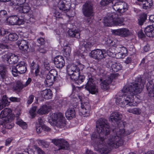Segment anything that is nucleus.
Listing matches in <instances>:
<instances>
[{
    "label": "nucleus",
    "instance_id": "obj_45",
    "mask_svg": "<svg viewBox=\"0 0 154 154\" xmlns=\"http://www.w3.org/2000/svg\"><path fill=\"white\" fill-rule=\"evenodd\" d=\"M36 106H33L29 111V113L30 115L32 118L34 117L36 115Z\"/></svg>",
    "mask_w": 154,
    "mask_h": 154
},
{
    "label": "nucleus",
    "instance_id": "obj_43",
    "mask_svg": "<svg viewBox=\"0 0 154 154\" xmlns=\"http://www.w3.org/2000/svg\"><path fill=\"white\" fill-rule=\"evenodd\" d=\"M39 65L36 63H35L33 62L31 63L30 65V67L31 68V72L32 73H33L34 70L36 69L38 67Z\"/></svg>",
    "mask_w": 154,
    "mask_h": 154
},
{
    "label": "nucleus",
    "instance_id": "obj_31",
    "mask_svg": "<svg viewBox=\"0 0 154 154\" xmlns=\"http://www.w3.org/2000/svg\"><path fill=\"white\" fill-rule=\"evenodd\" d=\"M18 38V36L15 33H10L8 35L5 36L6 41H16Z\"/></svg>",
    "mask_w": 154,
    "mask_h": 154
},
{
    "label": "nucleus",
    "instance_id": "obj_56",
    "mask_svg": "<svg viewBox=\"0 0 154 154\" xmlns=\"http://www.w3.org/2000/svg\"><path fill=\"white\" fill-rule=\"evenodd\" d=\"M13 125L12 123H6L5 125V128L8 129H11L13 127Z\"/></svg>",
    "mask_w": 154,
    "mask_h": 154
},
{
    "label": "nucleus",
    "instance_id": "obj_1",
    "mask_svg": "<svg viewBox=\"0 0 154 154\" xmlns=\"http://www.w3.org/2000/svg\"><path fill=\"white\" fill-rule=\"evenodd\" d=\"M97 133L92 135L91 142L96 150L101 154L108 153L110 149L108 146V139L110 134L109 126L107 121L104 119H99L97 122Z\"/></svg>",
    "mask_w": 154,
    "mask_h": 154
},
{
    "label": "nucleus",
    "instance_id": "obj_21",
    "mask_svg": "<svg viewBox=\"0 0 154 154\" xmlns=\"http://www.w3.org/2000/svg\"><path fill=\"white\" fill-rule=\"evenodd\" d=\"M19 48L21 50L24 51L25 53L28 52L29 50L28 43L25 40H22L19 42L18 45Z\"/></svg>",
    "mask_w": 154,
    "mask_h": 154
},
{
    "label": "nucleus",
    "instance_id": "obj_11",
    "mask_svg": "<svg viewBox=\"0 0 154 154\" xmlns=\"http://www.w3.org/2000/svg\"><path fill=\"white\" fill-rule=\"evenodd\" d=\"M116 74H112L110 75H108L105 80L100 79V81L101 83L100 85L101 88L103 89H107L109 87V85L111 83L113 79H116Z\"/></svg>",
    "mask_w": 154,
    "mask_h": 154
},
{
    "label": "nucleus",
    "instance_id": "obj_22",
    "mask_svg": "<svg viewBox=\"0 0 154 154\" xmlns=\"http://www.w3.org/2000/svg\"><path fill=\"white\" fill-rule=\"evenodd\" d=\"M40 96L46 99H51L52 97V94L50 89H45L40 92Z\"/></svg>",
    "mask_w": 154,
    "mask_h": 154
},
{
    "label": "nucleus",
    "instance_id": "obj_52",
    "mask_svg": "<svg viewBox=\"0 0 154 154\" xmlns=\"http://www.w3.org/2000/svg\"><path fill=\"white\" fill-rule=\"evenodd\" d=\"M34 96L33 95H31L29 97L27 103L28 104H31L33 101Z\"/></svg>",
    "mask_w": 154,
    "mask_h": 154
},
{
    "label": "nucleus",
    "instance_id": "obj_60",
    "mask_svg": "<svg viewBox=\"0 0 154 154\" xmlns=\"http://www.w3.org/2000/svg\"><path fill=\"white\" fill-rule=\"evenodd\" d=\"M38 125L41 126L43 125L44 124V120L42 118L39 117L38 119Z\"/></svg>",
    "mask_w": 154,
    "mask_h": 154
},
{
    "label": "nucleus",
    "instance_id": "obj_37",
    "mask_svg": "<svg viewBox=\"0 0 154 154\" xmlns=\"http://www.w3.org/2000/svg\"><path fill=\"white\" fill-rule=\"evenodd\" d=\"M16 123L23 128L26 129L27 127V125L26 123L20 119L18 116L17 117Z\"/></svg>",
    "mask_w": 154,
    "mask_h": 154
},
{
    "label": "nucleus",
    "instance_id": "obj_8",
    "mask_svg": "<svg viewBox=\"0 0 154 154\" xmlns=\"http://www.w3.org/2000/svg\"><path fill=\"white\" fill-rule=\"evenodd\" d=\"M27 70L26 64L24 61L19 62L16 67L13 66L11 71L14 76L16 77L18 74H23L25 73Z\"/></svg>",
    "mask_w": 154,
    "mask_h": 154
},
{
    "label": "nucleus",
    "instance_id": "obj_38",
    "mask_svg": "<svg viewBox=\"0 0 154 154\" xmlns=\"http://www.w3.org/2000/svg\"><path fill=\"white\" fill-rule=\"evenodd\" d=\"M7 12L5 10H2L0 12V20L6 22L7 20Z\"/></svg>",
    "mask_w": 154,
    "mask_h": 154
},
{
    "label": "nucleus",
    "instance_id": "obj_13",
    "mask_svg": "<svg viewBox=\"0 0 154 154\" xmlns=\"http://www.w3.org/2000/svg\"><path fill=\"white\" fill-rule=\"evenodd\" d=\"M52 142L59 147V149H68L69 145L68 142L63 139H52Z\"/></svg>",
    "mask_w": 154,
    "mask_h": 154
},
{
    "label": "nucleus",
    "instance_id": "obj_54",
    "mask_svg": "<svg viewBox=\"0 0 154 154\" xmlns=\"http://www.w3.org/2000/svg\"><path fill=\"white\" fill-rule=\"evenodd\" d=\"M78 97L79 99L81 101V103L82 102H83V100L84 99V95L82 94H79L78 95Z\"/></svg>",
    "mask_w": 154,
    "mask_h": 154
},
{
    "label": "nucleus",
    "instance_id": "obj_25",
    "mask_svg": "<svg viewBox=\"0 0 154 154\" xmlns=\"http://www.w3.org/2000/svg\"><path fill=\"white\" fill-rule=\"evenodd\" d=\"M68 35L71 37L79 38H80V31L78 30L70 29L68 31Z\"/></svg>",
    "mask_w": 154,
    "mask_h": 154
},
{
    "label": "nucleus",
    "instance_id": "obj_62",
    "mask_svg": "<svg viewBox=\"0 0 154 154\" xmlns=\"http://www.w3.org/2000/svg\"><path fill=\"white\" fill-rule=\"evenodd\" d=\"M39 51L40 53H45L47 51L46 49H45L44 48L42 47H41L40 48Z\"/></svg>",
    "mask_w": 154,
    "mask_h": 154
},
{
    "label": "nucleus",
    "instance_id": "obj_15",
    "mask_svg": "<svg viewBox=\"0 0 154 154\" xmlns=\"http://www.w3.org/2000/svg\"><path fill=\"white\" fill-rule=\"evenodd\" d=\"M112 32L114 35H118L121 37H125L130 34L129 30L125 28H122L117 29L113 30Z\"/></svg>",
    "mask_w": 154,
    "mask_h": 154
},
{
    "label": "nucleus",
    "instance_id": "obj_61",
    "mask_svg": "<svg viewBox=\"0 0 154 154\" xmlns=\"http://www.w3.org/2000/svg\"><path fill=\"white\" fill-rule=\"evenodd\" d=\"M43 130L46 131H51V129L49 127L45 125L42 126Z\"/></svg>",
    "mask_w": 154,
    "mask_h": 154
},
{
    "label": "nucleus",
    "instance_id": "obj_28",
    "mask_svg": "<svg viewBox=\"0 0 154 154\" xmlns=\"http://www.w3.org/2000/svg\"><path fill=\"white\" fill-rule=\"evenodd\" d=\"M8 98L6 95L3 96L2 99L0 101V110L9 105L10 102L8 101Z\"/></svg>",
    "mask_w": 154,
    "mask_h": 154
},
{
    "label": "nucleus",
    "instance_id": "obj_44",
    "mask_svg": "<svg viewBox=\"0 0 154 154\" xmlns=\"http://www.w3.org/2000/svg\"><path fill=\"white\" fill-rule=\"evenodd\" d=\"M112 0H102L100 2V4L102 6H104L109 4H112Z\"/></svg>",
    "mask_w": 154,
    "mask_h": 154
},
{
    "label": "nucleus",
    "instance_id": "obj_36",
    "mask_svg": "<svg viewBox=\"0 0 154 154\" xmlns=\"http://www.w3.org/2000/svg\"><path fill=\"white\" fill-rule=\"evenodd\" d=\"M147 89L149 97L151 99L154 100V90L152 88V85L147 86Z\"/></svg>",
    "mask_w": 154,
    "mask_h": 154
},
{
    "label": "nucleus",
    "instance_id": "obj_2",
    "mask_svg": "<svg viewBox=\"0 0 154 154\" xmlns=\"http://www.w3.org/2000/svg\"><path fill=\"white\" fill-rule=\"evenodd\" d=\"M146 80L143 77L137 78L134 82L125 85L122 90L123 94L118 97L116 101L117 104L124 107L126 106H134V97L138 95L143 90Z\"/></svg>",
    "mask_w": 154,
    "mask_h": 154
},
{
    "label": "nucleus",
    "instance_id": "obj_30",
    "mask_svg": "<svg viewBox=\"0 0 154 154\" xmlns=\"http://www.w3.org/2000/svg\"><path fill=\"white\" fill-rule=\"evenodd\" d=\"M51 108L50 106L47 105L42 106L37 111V113L43 115L48 113Z\"/></svg>",
    "mask_w": 154,
    "mask_h": 154
},
{
    "label": "nucleus",
    "instance_id": "obj_47",
    "mask_svg": "<svg viewBox=\"0 0 154 154\" xmlns=\"http://www.w3.org/2000/svg\"><path fill=\"white\" fill-rule=\"evenodd\" d=\"M146 16L145 15L143 17H142L139 20V24L140 25H142L146 19Z\"/></svg>",
    "mask_w": 154,
    "mask_h": 154
},
{
    "label": "nucleus",
    "instance_id": "obj_16",
    "mask_svg": "<svg viewBox=\"0 0 154 154\" xmlns=\"http://www.w3.org/2000/svg\"><path fill=\"white\" fill-rule=\"evenodd\" d=\"M19 18L17 15L11 16L8 17L6 21L8 22L9 24L11 25L23 24V20Z\"/></svg>",
    "mask_w": 154,
    "mask_h": 154
},
{
    "label": "nucleus",
    "instance_id": "obj_63",
    "mask_svg": "<svg viewBox=\"0 0 154 154\" xmlns=\"http://www.w3.org/2000/svg\"><path fill=\"white\" fill-rule=\"evenodd\" d=\"M7 47V45L0 43V51H1L2 49H5Z\"/></svg>",
    "mask_w": 154,
    "mask_h": 154
},
{
    "label": "nucleus",
    "instance_id": "obj_64",
    "mask_svg": "<svg viewBox=\"0 0 154 154\" xmlns=\"http://www.w3.org/2000/svg\"><path fill=\"white\" fill-rule=\"evenodd\" d=\"M32 81V79L31 78H29L28 79V80L26 82L25 84L24 85V87H26Z\"/></svg>",
    "mask_w": 154,
    "mask_h": 154
},
{
    "label": "nucleus",
    "instance_id": "obj_19",
    "mask_svg": "<svg viewBox=\"0 0 154 154\" xmlns=\"http://www.w3.org/2000/svg\"><path fill=\"white\" fill-rule=\"evenodd\" d=\"M91 42L83 40L80 43V49L82 51H85L90 50V48L92 46Z\"/></svg>",
    "mask_w": 154,
    "mask_h": 154
},
{
    "label": "nucleus",
    "instance_id": "obj_35",
    "mask_svg": "<svg viewBox=\"0 0 154 154\" xmlns=\"http://www.w3.org/2000/svg\"><path fill=\"white\" fill-rule=\"evenodd\" d=\"M11 111L10 109L6 108L2 110L0 114V118L2 119L6 117L11 113Z\"/></svg>",
    "mask_w": 154,
    "mask_h": 154
},
{
    "label": "nucleus",
    "instance_id": "obj_32",
    "mask_svg": "<svg viewBox=\"0 0 154 154\" xmlns=\"http://www.w3.org/2000/svg\"><path fill=\"white\" fill-rule=\"evenodd\" d=\"M122 65L119 63H112L111 66L112 71L113 72H117L121 69Z\"/></svg>",
    "mask_w": 154,
    "mask_h": 154
},
{
    "label": "nucleus",
    "instance_id": "obj_41",
    "mask_svg": "<svg viewBox=\"0 0 154 154\" xmlns=\"http://www.w3.org/2000/svg\"><path fill=\"white\" fill-rule=\"evenodd\" d=\"M128 111L131 113H132L136 115H139L141 113L140 109L137 108H133L129 109Z\"/></svg>",
    "mask_w": 154,
    "mask_h": 154
},
{
    "label": "nucleus",
    "instance_id": "obj_9",
    "mask_svg": "<svg viewBox=\"0 0 154 154\" xmlns=\"http://www.w3.org/2000/svg\"><path fill=\"white\" fill-rule=\"evenodd\" d=\"M67 72L70 76L71 79H76L80 74V69L78 66L75 64H68L67 66Z\"/></svg>",
    "mask_w": 154,
    "mask_h": 154
},
{
    "label": "nucleus",
    "instance_id": "obj_34",
    "mask_svg": "<svg viewBox=\"0 0 154 154\" xmlns=\"http://www.w3.org/2000/svg\"><path fill=\"white\" fill-rule=\"evenodd\" d=\"M64 52L63 53L64 56L66 57H69L70 55L71 52V48L70 47L67 45L65 46L63 48Z\"/></svg>",
    "mask_w": 154,
    "mask_h": 154
},
{
    "label": "nucleus",
    "instance_id": "obj_18",
    "mask_svg": "<svg viewBox=\"0 0 154 154\" xmlns=\"http://www.w3.org/2000/svg\"><path fill=\"white\" fill-rule=\"evenodd\" d=\"M54 62L55 66L57 68L61 69L65 66V61L62 56H58L55 57Z\"/></svg>",
    "mask_w": 154,
    "mask_h": 154
},
{
    "label": "nucleus",
    "instance_id": "obj_12",
    "mask_svg": "<svg viewBox=\"0 0 154 154\" xmlns=\"http://www.w3.org/2000/svg\"><path fill=\"white\" fill-rule=\"evenodd\" d=\"M91 106L88 102L81 103V108L79 109V114L83 117H87L89 116Z\"/></svg>",
    "mask_w": 154,
    "mask_h": 154
},
{
    "label": "nucleus",
    "instance_id": "obj_4",
    "mask_svg": "<svg viewBox=\"0 0 154 154\" xmlns=\"http://www.w3.org/2000/svg\"><path fill=\"white\" fill-rule=\"evenodd\" d=\"M124 19L122 18L118 17V14L114 13L108 14L103 20L104 26H121L124 24Z\"/></svg>",
    "mask_w": 154,
    "mask_h": 154
},
{
    "label": "nucleus",
    "instance_id": "obj_55",
    "mask_svg": "<svg viewBox=\"0 0 154 154\" xmlns=\"http://www.w3.org/2000/svg\"><path fill=\"white\" fill-rule=\"evenodd\" d=\"M35 149L36 150L38 154H45V152L39 147L35 146Z\"/></svg>",
    "mask_w": 154,
    "mask_h": 154
},
{
    "label": "nucleus",
    "instance_id": "obj_59",
    "mask_svg": "<svg viewBox=\"0 0 154 154\" xmlns=\"http://www.w3.org/2000/svg\"><path fill=\"white\" fill-rule=\"evenodd\" d=\"M38 42L41 45H44L45 43L44 39L42 38H39L37 40Z\"/></svg>",
    "mask_w": 154,
    "mask_h": 154
},
{
    "label": "nucleus",
    "instance_id": "obj_26",
    "mask_svg": "<svg viewBox=\"0 0 154 154\" xmlns=\"http://www.w3.org/2000/svg\"><path fill=\"white\" fill-rule=\"evenodd\" d=\"M145 34L148 37L154 36V28L152 26H149L146 27L144 29Z\"/></svg>",
    "mask_w": 154,
    "mask_h": 154
},
{
    "label": "nucleus",
    "instance_id": "obj_51",
    "mask_svg": "<svg viewBox=\"0 0 154 154\" xmlns=\"http://www.w3.org/2000/svg\"><path fill=\"white\" fill-rule=\"evenodd\" d=\"M9 100L10 101L13 102H19L20 100V99L19 98L14 97H10L9 98Z\"/></svg>",
    "mask_w": 154,
    "mask_h": 154
},
{
    "label": "nucleus",
    "instance_id": "obj_39",
    "mask_svg": "<svg viewBox=\"0 0 154 154\" xmlns=\"http://www.w3.org/2000/svg\"><path fill=\"white\" fill-rule=\"evenodd\" d=\"M85 77L83 75H80L79 74L77 76L76 79H72L74 81L75 83L78 85L81 84L84 80Z\"/></svg>",
    "mask_w": 154,
    "mask_h": 154
},
{
    "label": "nucleus",
    "instance_id": "obj_46",
    "mask_svg": "<svg viewBox=\"0 0 154 154\" xmlns=\"http://www.w3.org/2000/svg\"><path fill=\"white\" fill-rule=\"evenodd\" d=\"M120 48H121L122 49L121 50L120 52L123 54L125 57L127 54L128 51L126 48L122 46L120 47Z\"/></svg>",
    "mask_w": 154,
    "mask_h": 154
},
{
    "label": "nucleus",
    "instance_id": "obj_42",
    "mask_svg": "<svg viewBox=\"0 0 154 154\" xmlns=\"http://www.w3.org/2000/svg\"><path fill=\"white\" fill-rule=\"evenodd\" d=\"M35 130L38 134H40L43 130L42 126L40 125L37 122H36L35 124Z\"/></svg>",
    "mask_w": 154,
    "mask_h": 154
},
{
    "label": "nucleus",
    "instance_id": "obj_20",
    "mask_svg": "<svg viewBox=\"0 0 154 154\" xmlns=\"http://www.w3.org/2000/svg\"><path fill=\"white\" fill-rule=\"evenodd\" d=\"M122 114L117 112H113L111 115L109 121L113 122H118L120 121L122 118Z\"/></svg>",
    "mask_w": 154,
    "mask_h": 154
},
{
    "label": "nucleus",
    "instance_id": "obj_23",
    "mask_svg": "<svg viewBox=\"0 0 154 154\" xmlns=\"http://www.w3.org/2000/svg\"><path fill=\"white\" fill-rule=\"evenodd\" d=\"M30 10V8L29 5L25 4L23 5L22 6H19L17 7V10L20 13L23 14L28 13Z\"/></svg>",
    "mask_w": 154,
    "mask_h": 154
},
{
    "label": "nucleus",
    "instance_id": "obj_49",
    "mask_svg": "<svg viewBox=\"0 0 154 154\" xmlns=\"http://www.w3.org/2000/svg\"><path fill=\"white\" fill-rule=\"evenodd\" d=\"M24 14H23V13L19 12V13L18 14V15L17 16V17L18 18H19L20 19H22L23 21V24L24 23Z\"/></svg>",
    "mask_w": 154,
    "mask_h": 154
},
{
    "label": "nucleus",
    "instance_id": "obj_17",
    "mask_svg": "<svg viewBox=\"0 0 154 154\" xmlns=\"http://www.w3.org/2000/svg\"><path fill=\"white\" fill-rule=\"evenodd\" d=\"M4 60H6L10 64H13L18 62V56L14 54H6L2 57Z\"/></svg>",
    "mask_w": 154,
    "mask_h": 154
},
{
    "label": "nucleus",
    "instance_id": "obj_6",
    "mask_svg": "<svg viewBox=\"0 0 154 154\" xmlns=\"http://www.w3.org/2000/svg\"><path fill=\"white\" fill-rule=\"evenodd\" d=\"M51 118L54 124L57 128H62L66 125V119L62 113L52 114Z\"/></svg>",
    "mask_w": 154,
    "mask_h": 154
},
{
    "label": "nucleus",
    "instance_id": "obj_57",
    "mask_svg": "<svg viewBox=\"0 0 154 154\" xmlns=\"http://www.w3.org/2000/svg\"><path fill=\"white\" fill-rule=\"evenodd\" d=\"M17 5H20L24 4L26 0H15Z\"/></svg>",
    "mask_w": 154,
    "mask_h": 154
},
{
    "label": "nucleus",
    "instance_id": "obj_53",
    "mask_svg": "<svg viewBox=\"0 0 154 154\" xmlns=\"http://www.w3.org/2000/svg\"><path fill=\"white\" fill-rule=\"evenodd\" d=\"M123 54L120 51L118 53L116 54V56L117 57V58H123L125 57L123 55Z\"/></svg>",
    "mask_w": 154,
    "mask_h": 154
},
{
    "label": "nucleus",
    "instance_id": "obj_5",
    "mask_svg": "<svg viewBox=\"0 0 154 154\" xmlns=\"http://www.w3.org/2000/svg\"><path fill=\"white\" fill-rule=\"evenodd\" d=\"M82 11L84 15L87 17L86 22L91 23L94 19L95 14L92 4L90 2H86L82 6Z\"/></svg>",
    "mask_w": 154,
    "mask_h": 154
},
{
    "label": "nucleus",
    "instance_id": "obj_24",
    "mask_svg": "<svg viewBox=\"0 0 154 154\" xmlns=\"http://www.w3.org/2000/svg\"><path fill=\"white\" fill-rule=\"evenodd\" d=\"M58 7L60 10L67 12L70 8V4H65L63 1H60L58 3Z\"/></svg>",
    "mask_w": 154,
    "mask_h": 154
},
{
    "label": "nucleus",
    "instance_id": "obj_7",
    "mask_svg": "<svg viewBox=\"0 0 154 154\" xmlns=\"http://www.w3.org/2000/svg\"><path fill=\"white\" fill-rule=\"evenodd\" d=\"M88 81L85 85V88L92 94H97L98 92V87L95 84V78L91 73L88 74Z\"/></svg>",
    "mask_w": 154,
    "mask_h": 154
},
{
    "label": "nucleus",
    "instance_id": "obj_50",
    "mask_svg": "<svg viewBox=\"0 0 154 154\" xmlns=\"http://www.w3.org/2000/svg\"><path fill=\"white\" fill-rule=\"evenodd\" d=\"M44 66L45 69L47 70H49L50 69L49 64L47 61H46L44 62Z\"/></svg>",
    "mask_w": 154,
    "mask_h": 154
},
{
    "label": "nucleus",
    "instance_id": "obj_58",
    "mask_svg": "<svg viewBox=\"0 0 154 154\" xmlns=\"http://www.w3.org/2000/svg\"><path fill=\"white\" fill-rule=\"evenodd\" d=\"M138 35V37L140 38H143L145 37V34L143 33V32L141 30L139 32Z\"/></svg>",
    "mask_w": 154,
    "mask_h": 154
},
{
    "label": "nucleus",
    "instance_id": "obj_48",
    "mask_svg": "<svg viewBox=\"0 0 154 154\" xmlns=\"http://www.w3.org/2000/svg\"><path fill=\"white\" fill-rule=\"evenodd\" d=\"M8 33V32L5 30L4 29L0 28V35H4Z\"/></svg>",
    "mask_w": 154,
    "mask_h": 154
},
{
    "label": "nucleus",
    "instance_id": "obj_3",
    "mask_svg": "<svg viewBox=\"0 0 154 154\" xmlns=\"http://www.w3.org/2000/svg\"><path fill=\"white\" fill-rule=\"evenodd\" d=\"M131 131H125L116 127L112 131L110 132L108 139V144L113 148H117L123 146L124 140L123 138L125 136L129 134Z\"/></svg>",
    "mask_w": 154,
    "mask_h": 154
},
{
    "label": "nucleus",
    "instance_id": "obj_27",
    "mask_svg": "<svg viewBox=\"0 0 154 154\" xmlns=\"http://www.w3.org/2000/svg\"><path fill=\"white\" fill-rule=\"evenodd\" d=\"M65 115L68 119L70 120L75 116V112L74 109L69 108L65 113Z\"/></svg>",
    "mask_w": 154,
    "mask_h": 154
},
{
    "label": "nucleus",
    "instance_id": "obj_10",
    "mask_svg": "<svg viewBox=\"0 0 154 154\" xmlns=\"http://www.w3.org/2000/svg\"><path fill=\"white\" fill-rule=\"evenodd\" d=\"M57 77V71L55 69H52L48 73L45 82L48 86L52 85L54 81L56 80Z\"/></svg>",
    "mask_w": 154,
    "mask_h": 154
},
{
    "label": "nucleus",
    "instance_id": "obj_29",
    "mask_svg": "<svg viewBox=\"0 0 154 154\" xmlns=\"http://www.w3.org/2000/svg\"><path fill=\"white\" fill-rule=\"evenodd\" d=\"M0 75L3 80L5 79L8 77V73L6 67L3 66H0Z\"/></svg>",
    "mask_w": 154,
    "mask_h": 154
},
{
    "label": "nucleus",
    "instance_id": "obj_14",
    "mask_svg": "<svg viewBox=\"0 0 154 154\" xmlns=\"http://www.w3.org/2000/svg\"><path fill=\"white\" fill-rule=\"evenodd\" d=\"M105 51L104 50L97 49L91 51L89 55L95 59L100 60L105 57Z\"/></svg>",
    "mask_w": 154,
    "mask_h": 154
},
{
    "label": "nucleus",
    "instance_id": "obj_33",
    "mask_svg": "<svg viewBox=\"0 0 154 154\" xmlns=\"http://www.w3.org/2000/svg\"><path fill=\"white\" fill-rule=\"evenodd\" d=\"M153 5L152 0H145L143 2V8L145 9H147L151 8Z\"/></svg>",
    "mask_w": 154,
    "mask_h": 154
},
{
    "label": "nucleus",
    "instance_id": "obj_40",
    "mask_svg": "<svg viewBox=\"0 0 154 154\" xmlns=\"http://www.w3.org/2000/svg\"><path fill=\"white\" fill-rule=\"evenodd\" d=\"M24 87L22 83L20 81H17L15 85H14L13 88V89L17 91L20 90L22 89Z\"/></svg>",
    "mask_w": 154,
    "mask_h": 154
}]
</instances>
